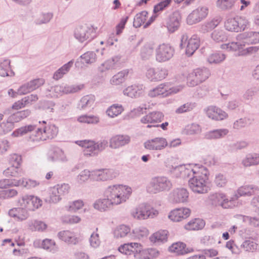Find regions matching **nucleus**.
I'll list each match as a JSON object with an SVG mask.
<instances>
[{
  "instance_id": "obj_5",
  "label": "nucleus",
  "mask_w": 259,
  "mask_h": 259,
  "mask_svg": "<svg viewBox=\"0 0 259 259\" xmlns=\"http://www.w3.org/2000/svg\"><path fill=\"white\" fill-rule=\"evenodd\" d=\"M183 86L171 87L168 82L161 83L155 88L149 91L148 95L150 97H160L165 98L180 92Z\"/></svg>"
},
{
  "instance_id": "obj_2",
  "label": "nucleus",
  "mask_w": 259,
  "mask_h": 259,
  "mask_svg": "<svg viewBox=\"0 0 259 259\" xmlns=\"http://www.w3.org/2000/svg\"><path fill=\"white\" fill-rule=\"evenodd\" d=\"M40 127H36L34 125H28L17 128V137L23 136L28 132L36 130L29 137L31 141L39 142L52 139L58 134V128L54 124L47 123L43 120L39 121Z\"/></svg>"
},
{
  "instance_id": "obj_21",
  "label": "nucleus",
  "mask_w": 259,
  "mask_h": 259,
  "mask_svg": "<svg viewBox=\"0 0 259 259\" xmlns=\"http://www.w3.org/2000/svg\"><path fill=\"white\" fill-rule=\"evenodd\" d=\"M143 249L142 246L138 243L131 242L120 245L118 250L126 255L133 254L136 257Z\"/></svg>"
},
{
  "instance_id": "obj_22",
  "label": "nucleus",
  "mask_w": 259,
  "mask_h": 259,
  "mask_svg": "<svg viewBox=\"0 0 259 259\" xmlns=\"http://www.w3.org/2000/svg\"><path fill=\"white\" fill-rule=\"evenodd\" d=\"M93 31L86 25L79 26L76 28L74 31V37L79 41L83 42L88 39H91V33Z\"/></svg>"
},
{
  "instance_id": "obj_61",
  "label": "nucleus",
  "mask_w": 259,
  "mask_h": 259,
  "mask_svg": "<svg viewBox=\"0 0 259 259\" xmlns=\"http://www.w3.org/2000/svg\"><path fill=\"white\" fill-rule=\"evenodd\" d=\"M195 107V103L187 102L177 108L176 110V112L178 114H182L189 112L192 110Z\"/></svg>"
},
{
  "instance_id": "obj_17",
  "label": "nucleus",
  "mask_w": 259,
  "mask_h": 259,
  "mask_svg": "<svg viewBox=\"0 0 259 259\" xmlns=\"http://www.w3.org/2000/svg\"><path fill=\"white\" fill-rule=\"evenodd\" d=\"M168 74V71L165 68H150L147 69L146 75L151 81H159L165 78Z\"/></svg>"
},
{
  "instance_id": "obj_26",
  "label": "nucleus",
  "mask_w": 259,
  "mask_h": 259,
  "mask_svg": "<svg viewBox=\"0 0 259 259\" xmlns=\"http://www.w3.org/2000/svg\"><path fill=\"white\" fill-rule=\"evenodd\" d=\"M208 117L215 120H222L228 117V114L215 106H209L206 111Z\"/></svg>"
},
{
  "instance_id": "obj_49",
  "label": "nucleus",
  "mask_w": 259,
  "mask_h": 259,
  "mask_svg": "<svg viewBox=\"0 0 259 259\" xmlns=\"http://www.w3.org/2000/svg\"><path fill=\"white\" fill-rule=\"evenodd\" d=\"M79 58L83 60V63L91 64L96 61L97 55L94 52L88 51L81 55Z\"/></svg>"
},
{
  "instance_id": "obj_35",
  "label": "nucleus",
  "mask_w": 259,
  "mask_h": 259,
  "mask_svg": "<svg viewBox=\"0 0 259 259\" xmlns=\"http://www.w3.org/2000/svg\"><path fill=\"white\" fill-rule=\"evenodd\" d=\"M129 73L128 69H124L115 74L111 78L110 82L112 85H117L125 81Z\"/></svg>"
},
{
  "instance_id": "obj_19",
  "label": "nucleus",
  "mask_w": 259,
  "mask_h": 259,
  "mask_svg": "<svg viewBox=\"0 0 259 259\" xmlns=\"http://www.w3.org/2000/svg\"><path fill=\"white\" fill-rule=\"evenodd\" d=\"M168 145L166 139L162 137H157L146 141L144 146L145 149L152 150L158 151L163 149Z\"/></svg>"
},
{
  "instance_id": "obj_45",
  "label": "nucleus",
  "mask_w": 259,
  "mask_h": 259,
  "mask_svg": "<svg viewBox=\"0 0 259 259\" xmlns=\"http://www.w3.org/2000/svg\"><path fill=\"white\" fill-rule=\"evenodd\" d=\"M226 59V55L221 53H214L209 55L207 61L209 64H219Z\"/></svg>"
},
{
  "instance_id": "obj_40",
  "label": "nucleus",
  "mask_w": 259,
  "mask_h": 259,
  "mask_svg": "<svg viewBox=\"0 0 259 259\" xmlns=\"http://www.w3.org/2000/svg\"><path fill=\"white\" fill-rule=\"evenodd\" d=\"M10 61L9 60H5L3 62H0V75L2 76H13L15 73L10 69Z\"/></svg>"
},
{
  "instance_id": "obj_31",
  "label": "nucleus",
  "mask_w": 259,
  "mask_h": 259,
  "mask_svg": "<svg viewBox=\"0 0 259 259\" xmlns=\"http://www.w3.org/2000/svg\"><path fill=\"white\" fill-rule=\"evenodd\" d=\"M95 101V97L93 95H88L82 97L77 104V108L79 110H87L91 108Z\"/></svg>"
},
{
  "instance_id": "obj_46",
  "label": "nucleus",
  "mask_w": 259,
  "mask_h": 259,
  "mask_svg": "<svg viewBox=\"0 0 259 259\" xmlns=\"http://www.w3.org/2000/svg\"><path fill=\"white\" fill-rule=\"evenodd\" d=\"M123 111V108L121 105L113 104L108 108L106 113L109 117L113 118L120 114Z\"/></svg>"
},
{
  "instance_id": "obj_16",
  "label": "nucleus",
  "mask_w": 259,
  "mask_h": 259,
  "mask_svg": "<svg viewBox=\"0 0 259 259\" xmlns=\"http://www.w3.org/2000/svg\"><path fill=\"white\" fill-rule=\"evenodd\" d=\"M189 193L185 188L174 189L169 194V200L173 203H184L187 202Z\"/></svg>"
},
{
  "instance_id": "obj_7",
  "label": "nucleus",
  "mask_w": 259,
  "mask_h": 259,
  "mask_svg": "<svg viewBox=\"0 0 259 259\" xmlns=\"http://www.w3.org/2000/svg\"><path fill=\"white\" fill-rule=\"evenodd\" d=\"M210 75V70L206 67L196 68L189 74L187 84L190 87L196 86L206 80Z\"/></svg>"
},
{
  "instance_id": "obj_34",
  "label": "nucleus",
  "mask_w": 259,
  "mask_h": 259,
  "mask_svg": "<svg viewBox=\"0 0 259 259\" xmlns=\"http://www.w3.org/2000/svg\"><path fill=\"white\" fill-rule=\"evenodd\" d=\"M168 232L166 230H160L153 233L150 237L152 242L160 244L167 241Z\"/></svg>"
},
{
  "instance_id": "obj_62",
  "label": "nucleus",
  "mask_w": 259,
  "mask_h": 259,
  "mask_svg": "<svg viewBox=\"0 0 259 259\" xmlns=\"http://www.w3.org/2000/svg\"><path fill=\"white\" fill-rule=\"evenodd\" d=\"M92 171H90L88 169L82 170L77 177V181L82 184L88 180L89 178L92 179Z\"/></svg>"
},
{
  "instance_id": "obj_47",
  "label": "nucleus",
  "mask_w": 259,
  "mask_h": 259,
  "mask_svg": "<svg viewBox=\"0 0 259 259\" xmlns=\"http://www.w3.org/2000/svg\"><path fill=\"white\" fill-rule=\"evenodd\" d=\"M30 230L34 231L42 232L47 229V225L42 221L34 220L29 223Z\"/></svg>"
},
{
  "instance_id": "obj_33",
  "label": "nucleus",
  "mask_w": 259,
  "mask_h": 259,
  "mask_svg": "<svg viewBox=\"0 0 259 259\" xmlns=\"http://www.w3.org/2000/svg\"><path fill=\"white\" fill-rule=\"evenodd\" d=\"M259 188L253 185H245L240 187L237 191L238 194L240 196H250L258 193Z\"/></svg>"
},
{
  "instance_id": "obj_44",
  "label": "nucleus",
  "mask_w": 259,
  "mask_h": 259,
  "mask_svg": "<svg viewBox=\"0 0 259 259\" xmlns=\"http://www.w3.org/2000/svg\"><path fill=\"white\" fill-rule=\"evenodd\" d=\"M148 12L146 11H143L136 14L135 16L133 26L136 28H139L142 24H144L147 18Z\"/></svg>"
},
{
  "instance_id": "obj_11",
  "label": "nucleus",
  "mask_w": 259,
  "mask_h": 259,
  "mask_svg": "<svg viewBox=\"0 0 259 259\" xmlns=\"http://www.w3.org/2000/svg\"><path fill=\"white\" fill-rule=\"evenodd\" d=\"M181 16L179 13L175 11L165 16L162 19V24L170 33L177 30L180 25Z\"/></svg>"
},
{
  "instance_id": "obj_24",
  "label": "nucleus",
  "mask_w": 259,
  "mask_h": 259,
  "mask_svg": "<svg viewBox=\"0 0 259 259\" xmlns=\"http://www.w3.org/2000/svg\"><path fill=\"white\" fill-rule=\"evenodd\" d=\"M5 115L10 116L7 119V122L4 123L6 126V130L11 131L14 127L16 122V102H15L11 107L7 108L4 112Z\"/></svg>"
},
{
  "instance_id": "obj_1",
  "label": "nucleus",
  "mask_w": 259,
  "mask_h": 259,
  "mask_svg": "<svg viewBox=\"0 0 259 259\" xmlns=\"http://www.w3.org/2000/svg\"><path fill=\"white\" fill-rule=\"evenodd\" d=\"M131 194L132 189L128 186L122 185L109 186L104 192L106 198L97 200L94 207L101 211H106L112 205L125 202Z\"/></svg>"
},
{
  "instance_id": "obj_27",
  "label": "nucleus",
  "mask_w": 259,
  "mask_h": 259,
  "mask_svg": "<svg viewBox=\"0 0 259 259\" xmlns=\"http://www.w3.org/2000/svg\"><path fill=\"white\" fill-rule=\"evenodd\" d=\"M144 87L143 84H133L127 87L123 91L124 95L130 98H138L143 93Z\"/></svg>"
},
{
  "instance_id": "obj_39",
  "label": "nucleus",
  "mask_w": 259,
  "mask_h": 259,
  "mask_svg": "<svg viewBox=\"0 0 259 259\" xmlns=\"http://www.w3.org/2000/svg\"><path fill=\"white\" fill-rule=\"evenodd\" d=\"M242 163L246 167L259 164V154H247L242 160Z\"/></svg>"
},
{
  "instance_id": "obj_38",
  "label": "nucleus",
  "mask_w": 259,
  "mask_h": 259,
  "mask_svg": "<svg viewBox=\"0 0 259 259\" xmlns=\"http://www.w3.org/2000/svg\"><path fill=\"white\" fill-rule=\"evenodd\" d=\"M205 226V223L202 219H195L189 222L185 226L188 230H198L202 229Z\"/></svg>"
},
{
  "instance_id": "obj_54",
  "label": "nucleus",
  "mask_w": 259,
  "mask_h": 259,
  "mask_svg": "<svg viewBox=\"0 0 259 259\" xmlns=\"http://www.w3.org/2000/svg\"><path fill=\"white\" fill-rule=\"evenodd\" d=\"M241 247L245 251L253 252L257 249L258 244L251 240H246L242 243Z\"/></svg>"
},
{
  "instance_id": "obj_53",
  "label": "nucleus",
  "mask_w": 259,
  "mask_h": 259,
  "mask_svg": "<svg viewBox=\"0 0 259 259\" xmlns=\"http://www.w3.org/2000/svg\"><path fill=\"white\" fill-rule=\"evenodd\" d=\"M19 205L24 206L29 211H33V206L31 201V195H25L18 201Z\"/></svg>"
},
{
  "instance_id": "obj_58",
  "label": "nucleus",
  "mask_w": 259,
  "mask_h": 259,
  "mask_svg": "<svg viewBox=\"0 0 259 259\" xmlns=\"http://www.w3.org/2000/svg\"><path fill=\"white\" fill-rule=\"evenodd\" d=\"M234 4V0H218L217 6L222 10H228L233 7Z\"/></svg>"
},
{
  "instance_id": "obj_60",
  "label": "nucleus",
  "mask_w": 259,
  "mask_h": 259,
  "mask_svg": "<svg viewBox=\"0 0 259 259\" xmlns=\"http://www.w3.org/2000/svg\"><path fill=\"white\" fill-rule=\"evenodd\" d=\"M28 210L24 206L19 205L17 202V220L23 221L29 216Z\"/></svg>"
},
{
  "instance_id": "obj_29",
  "label": "nucleus",
  "mask_w": 259,
  "mask_h": 259,
  "mask_svg": "<svg viewBox=\"0 0 259 259\" xmlns=\"http://www.w3.org/2000/svg\"><path fill=\"white\" fill-rule=\"evenodd\" d=\"M201 165L199 164H195L192 165L191 164L188 165H182L180 167V171L181 174L180 177L182 178H186L192 176V177L197 174L199 171Z\"/></svg>"
},
{
  "instance_id": "obj_12",
  "label": "nucleus",
  "mask_w": 259,
  "mask_h": 259,
  "mask_svg": "<svg viewBox=\"0 0 259 259\" xmlns=\"http://www.w3.org/2000/svg\"><path fill=\"white\" fill-rule=\"evenodd\" d=\"M238 198V196L236 195L234 197L229 200L224 194L220 193L210 194L209 197V199L213 205H221L224 208L232 207L233 201L237 199Z\"/></svg>"
},
{
  "instance_id": "obj_9",
  "label": "nucleus",
  "mask_w": 259,
  "mask_h": 259,
  "mask_svg": "<svg viewBox=\"0 0 259 259\" xmlns=\"http://www.w3.org/2000/svg\"><path fill=\"white\" fill-rule=\"evenodd\" d=\"M174 53V49L169 45H160L155 50L156 60L160 63L167 61L173 57Z\"/></svg>"
},
{
  "instance_id": "obj_48",
  "label": "nucleus",
  "mask_w": 259,
  "mask_h": 259,
  "mask_svg": "<svg viewBox=\"0 0 259 259\" xmlns=\"http://www.w3.org/2000/svg\"><path fill=\"white\" fill-rule=\"evenodd\" d=\"M132 239L142 238L147 237L149 234L148 229L144 227H139L133 230Z\"/></svg>"
},
{
  "instance_id": "obj_63",
  "label": "nucleus",
  "mask_w": 259,
  "mask_h": 259,
  "mask_svg": "<svg viewBox=\"0 0 259 259\" xmlns=\"http://www.w3.org/2000/svg\"><path fill=\"white\" fill-rule=\"evenodd\" d=\"M227 182L228 180L225 175L221 173L215 175L214 183L218 187L221 188L225 187Z\"/></svg>"
},
{
  "instance_id": "obj_59",
  "label": "nucleus",
  "mask_w": 259,
  "mask_h": 259,
  "mask_svg": "<svg viewBox=\"0 0 259 259\" xmlns=\"http://www.w3.org/2000/svg\"><path fill=\"white\" fill-rule=\"evenodd\" d=\"M39 184L36 181L30 179H23L17 181V186H21L27 189L35 187Z\"/></svg>"
},
{
  "instance_id": "obj_42",
  "label": "nucleus",
  "mask_w": 259,
  "mask_h": 259,
  "mask_svg": "<svg viewBox=\"0 0 259 259\" xmlns=\"http://www.w3.org/2000/svg\"><path fill=\"white\" fill-rule=\"evenodd\" d=\"M61 199V197L58 193V191L54 187L49 190L48 196L45 198L46 202L56 203Z\"/></svg>"
},
{
  "instance_id": "obj_36",
  "label": "nucleus",
  "mask_w": 259,
  "mask_h": 259,
  "mask_svg": "<svg viewBox=\"0 0 259 259\" xmlns=\"http://www.w3.org/2000/svg\"><path fill=\"white\" fill-rule=\"evenodd\" d=\"M38 99L36 94H31L25 96L21 100L17 101V110L31 105L33 103L36 102Z\"/></svg>"
},
{
  "instance_id": "obj_64",
  "label": "nucleus",
  "mask_w": 259,
  "mask_h": 259,
  "mask_svg": "<svg viewBox=\"0 0 259 259\" xmlns=\"http://www.w3.org/2000/svg\"><path fill=\"white\" fill-rule=\"evenodd\" d=\"M225 27L229 31L238 32L236 18L228 19L225 23Z\"/></svg>"
},
{
  "instance_id": "obj_41",
  "label": "nucleus",
  "mask_w": 259,
  "mask_h": 259,
  "mask_svg": "<svg viewBox=\"0 0 259 259\" xmlns=\"http://www.w3.org/2000/svg\"><path fill=\"white\" fill-rule=\"evenodd\" d=\"M73 62V60H71L58 69L54 73L53 78L55 80H58L61 78L64 74H66L69 71L70 68L72 66Z\"/></svg>"
},
{
  "instance_id": "obj_51",
  "label": "nucleus",
  "mask_w": 259,
  "mask_h": 259,
  "mask_svg": "<svg viewBox=\"0 0 259 259\" xmlns=\"http://www.w3.org/2000/svg\"><path fill=\"white\" fill-rule=\"evenodd\" d=\"M77 120L79 122L88 124H96L99 122V118L95 115H83L78 117Z\"/></svg>"
},
{
  "instance_id": "obj_55",
  "label": "nucleus",
  "mask_w": 259,
  "mask_h": 259,
  "mask_svg": "<svg viewBox=\"0 0 259 259\" xmlns=\"http://www.w3.org/2000/svg\"><path fill=\"white\" fill-rule=\"evenodd\" d=\"M153 53V47L150 44L145 45L141 50V56L144 60L149 59Z\"/></svg>"
},
{
  "instance_id": "obj_56",
  "label": "nucleus",
  "mask_w": 259,
  "mask_h": 259,
  "mask_svg": "<svg viewBox=\"0 0 259 259\" xmlns=\"http://www.w3.org/2000/svg\"><path fill=\"white\" fill-rule=\"evenodd\" d=\"M63 155V151L60 149H57L53 151H51L49 153L48 159L51 161H56L62 159Z\"/></svg>"
},
{
  "instance_id": "obj_4",
  "label": "nucleus",
  "mask_w": 259,
  "mask_h": 259,
  "mask_svg": "<svg viewBox=\"0 0 259 259\" xmlns=\"http://www.w3.org/2000/svg\"><path fill=\"white\" fill-rule=\"evenodd\" d=\"M197 174L189 180V186L191 190L196 194H205L208 192L209 187L207 185L208 170L201 165Z\"/></svg>"
},
{
  "instance_id": "obj_23",
  "label": "nucleus",
  "mask_w": 259,
  "mask_h": 259,
  "mask_svg": "<svg viewBox=\"0 0 259 259\" xmlns=\"http://www.w3.org/2000/svg\"><path fill=\"white\" fill-rule=\"evenodd\" d=\"M191 210L186 207L178 208L171 210L168 218L173 222H180L187 218L190 214Z\"/></svg>"
},
{
  "instance_id": "obj_50",
  "label": "nucleus",
  "mask_w": 259,
  "mask_h": 259,
  "mask_svg": "<svg viewBox=\"0 0 259 259\" xmlns=\"http://www.w3.org/2000/svg\"><path fill=\"white\" fill-rule=\"evenodd\" d=\"M41 247L44 249L53 253L56 252L58 249L55 241L49 239H46L42 241Z\"/></svg>"
},
{
  "instance_id": "obj_10",
  "label": "nucleus",
  "mask_w": 259,
  "mask_h": 259,
  "mask_svg": "<svg viewBox=\"0 0 259 259\" xmlns=\"http://www.w3.org/2000/svg\"><path fill=\"white\" fill-rule=\"evenodd\" d=\"M157 211L152 209L150 205L142 203L134 209L131 214L133 218L137 220H145L148 218H153Z\"/></svg>"
},
{
  "instance_id": "obj_37",
  "label": "nucleus",
  "mask_w": 259,
  "mask_h": 259,
  "mask_svg": "<svg viewBox=\"0 0 259 259\" xmlns=\"http://www.w3.org/2000/svg\"><path fill=\"white\" fill-rule=\"evenodd\" d=\"M222 19L220 17H216L210 21H208L201 25V31L203 32L210 31L215 28L220 23Z\"/></svg>"
},
{
  "instance_id": "obj_18",
  "label": "nucleus",
  "mask_w": 259,
  "mask_h": 259,
  "mask_svg": "<svg viewBox=\"0 0 259 259\" xmlns=\"http://www.w3.org/2000/svg\"><path fill=\"white\" fill-rule=\"evenodd\" d=\"M208 11V9L205 7L197 8L188 15L187 18V23L192 25L199 22L207 16Z\"/></svg>"
},
{
  "instance_id": "obj_3",
  "label": "nucleus",
  "mask_w": 259,
  "mask_h": 259,
  "mask_svg": "<svg viewBox=\"0 0 259 259\" xmlns=\"http://www.w3.org/2000/svg\"><path fill=\"white\" fill-rule=\"evenodd\" d=\"M237 41H232L228 44H225L221 45L222 49L229 51H236L238 50L243 48L246 44H257L259 42L258 32H246L240 34L237 36Z\"/></svg>"
},
{
  "instance_id": "obj_32",
  "label": "nucleus",
  "mask_w": 259,
  "mask_h": 259,
  "mask_svg": "<svg viewBox=\"0 0 259 259\" xmlns=\"http://www.w3.org/2000/svg\"><path fill=\"white\" fill-rule=\"evenodd\" d=\"M132 233L129 226L125 225H121L117 226L115 229L114 231V236L116 238L127 237L132 239Z\"/></svg>"
},
{
  "instance_id": "obj_30",
  "label": "nucleus",
  "mask_w": 259,
  "mask_h": 259,
  "mask_svg": "<svg viewBox=\"0 0 259 259\" xmlns=\"http://www.w3.org/2000/svg\"><path fill=\"white\" fill-rule=\"evenodd\" d=\"M228 133L227 128L217 129L206 132L204 137L207 140H217L224 138Z\"/></svg>"
},
{
  "instance_id": "obj_52",
  "label": "nucleus",
  "mask_w": 259,
  "mask_h": 259,
  "mask_svg": "<svg viewBox=\"0 0 259 259\" xmlns=\"http://www.w3.org/2000/svg\"><path fill=\"white\" fill-rule=\"evenodd\" d=\"M53 17V14L52 13H42L34 20V23L38 25L47 24L51 21Z\"/></svg>"
},
{
  "instance_id": "obj_57",
  "label": "nucleus",
  "mask_w": 259,
  "mask_h": 259,
  "mask_svg": "<svg viewBox=\"0 0 259 259\" xmlns=\"http://www.w3.org/2000/svg\"><path fill=\"white\" fill-rule=\"evenodd\" d=\"M211 37L217 42L224 41L227 39V35L223 30H214L211 34Z\"/></svg>"
},
{
  "instance_id": "obj_8",
  "label": "nucleus",
  "mask_w": 259,
  "mask_h": 259,
  "mask_svg": "<svg viewBox=\"0 0 259 259\" xmlns=\"http://www.w3.org/2000/svg\"><path fill=\"white\" fill-rule=\"evenodd\" d=\"M199 46L200 38L197 35H193L190 39H188V36L186 34L182 35L180 47L181 49L186 48L185 52L187 56H192Z\"/></svg>"
},
{
  "instance_id": "obj_14",
  "label": "nucleus",
  "mask_w": 259,
  "mask_h": 259,
  "mask_svg": "<svg viewBox=\"0 0 259 259\" xmlns=\"http://www.w3.org/2000/svg\"><path fill=\"white\" fill-rule=\"evenodd\" d=\"M45 80L42 78H38L31 80L22 85L17 90V94L25 95L30 93L44 84Z\"/></svg>"
},
{
  "instance_id": "obj_15",
  "label": "nucleus",
  "mask_w": 259,
  "mask_h": 259,
  "mask_svg": "<svg viewBox=\"0 0 259 259\" xmlns=\"http://www.w3.org/2000/svg\"><path fill=\"white\" fill-rule=\"evenodd\" d=\"M118 174L113 169H100L92 171V180L106 181L116 177Z\"/></svg>"
},
{
  "instance_id": "obj_43",
  "label": "nucleus",
  "mask_w": 259,
  "mask_h": 259,
  "mask_svg": "<svg viewBox=\"0 0 259 259\" xmlns=\"http://www.w3.org/2000/svg\"><path fill=\"white\" fill-rule=\"evenodd\" d=\"M186 244L183 242L173 243L169 247L170 252L175 253L177 255H183L187 253L185 250Z\"/></svg>"
},
{
  "instance_id": "obj_20",
  "label": "nucleus",
  "mask_w": 259,
  "mask_h": 259,
  "mask_svg": "<svg viewBox=\"0 0 259 259\" xmlns=\"http://www.w3.org/2000/svg\"><path fill=\"white\" fill-rule=\"evenodd\" d=\"M75 143L79 146L83 147V154L87 157H95L98 155L95 141L89 140L77 141Z\"/></svg>"
},
{
  "instance_id": "obj_28",
  "label": "nucleus",
  "mask_w": 259,
  "mask_h": 259,
  "mask_svg": "<svg viewBox=\"0 0 259 259\" xmlns=\"http://www.w3.org/2000/svg\"><path fill=\"white\" fill-rule=\"evenodd\" d=\"M130 141V137L127 135H116L110 139L109 146L113 149L118 148L128 144Z\"/></svg>"
},
{
  "instance_id": "obj_25",
  "label": "nucleus",
  "mask_w": 259,
  "mask_h": 259,
  "mask_svg": "<svg viewBox=\"0 0 259 259\" xmlns=\"http://www.w3.org/2000/svg\"><path fill=\"white\" fill-rule=\"evenodd\" d=\"M57 236L60 240L69 244L76 245L79 242V238L75 233L70 230L60 231Z\"/></svg>"
},
{
  "instance_id": "obj_13",
  "label": "nucleus",
  "mask_w": 259,
  "mask_h": 259,
  "mask_svg": "<svg viewBox=\"0 0 259 259\" xmlns=\"http://www.w3.org/2000/svg\"><path fill=\"white\" fill-rule=\"evenodd\" d=\"M163 118L164 115L162 112L153 111L143 116L140 121L142 123L147 124L148 128L159 127V124L157 123L161 122Z\"/></svg>"
},
{
  "instance_id": "obj_6",
  "label": "nucleus",
  "mask_w": 259,
  "mask_h": 259,
  "mask_svg": "<svg viewBox=\"0 0 259 259\" xmlns=\"http://www.w3.org/2000/svg\"><path fill=\"white\" fill-rule=\"evenodd\" d=\"M172 187V183L166 177H155L153 178L147 187V191L152 194L168 191Z\"/></svg>"
}]
</instances>
